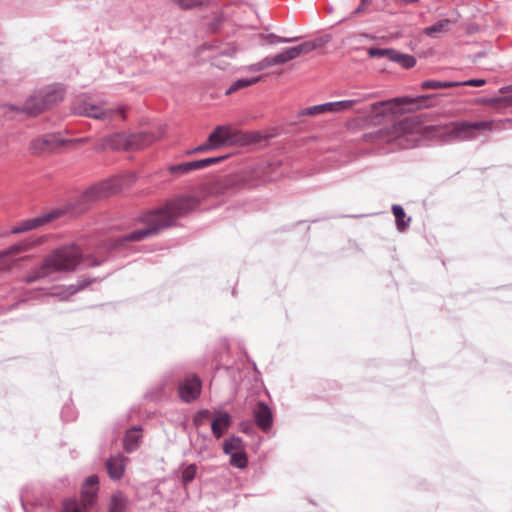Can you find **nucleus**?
<instances>
[{"label": "nucleus", "mask_w": 512, "mask_h": 512, "mask_svg": "<svg viewBox=\"0 0 512 512\" xmlns=\"http://www.w3.org/2000/svg\"><path fill=\"white\" fill-rule=\"evenodd\" d=\"M199 204L200 201L196 196H180L166 203L164 207L148 212L141 219L147 224L144 228L99 243L93 247L83 245L82 243L62 246L45 257L38 268L33 269L23 278V282L31 284L54 272L72 271L81 263L88 267L99 266L109 256H114L127 250L131 242H138L152 237L161 230L174 225L177 218L196 209Z\"/></svg>", "instance_id": "f257e3e1"}, {"label": "nucleus", "mask_w": 512, "mask_h": 512, "mask_svg": "<svg viewBox=\"0 0 512 512\" xmlns=\"http://www.w3.org/2000/svg\"><path fill=\"white\" fill-rule=\"evenodd\" d=\"M431 97L430 95H422L415 98L405 96L379 101L371 104L368 112L375 117L403 114L406 111L427 107Z\"/></svg>", "instance_id": "f03ea898"}, {"label": "nucleus", "mask_w": 512, "mask_h": 512, "mask_svg": "<svg viewBox=\"0 0 512 512\" xmlns=\"http://www.w3.org/2000/svg\"><path fill=\"white\" fill-rule=\"evenodd\" d=\"M493 120L455 121L442 127L440 135L449 142L475 140L481 133L492 131Z\"/></svg>", "instance_id": "7ed1b4c3"}, {"label": "nucleus", "mask_w": 512, "mask_h": 512, "mask_svg": "<svg viewBox=\"0 0 512 512\" xmlns=\"http://www.w3.org/2000/svg\"><path fill=\"white\" fill-rule=\"evenodd\" d=\"M99 479L97 475H91L84 481L81 490V499L68 498L63 501V512H87L91 510L97 500Z\"/></svg>", "instance_id": "20e7f679"}, {"label": "nucleus", "mask_w": 512, "mask_h": 512, "mask_svg": "<svg viewBox=\"0 0 512 512\" xmlns=\"http://www.w3.org/2000/svg\"><path fill=\"white\" fill-rule=\"evenodd\" d=\"M316 48L317 44L314 41H305L297 46L286 48L274 56H267L260 61L262 62L263 68L266 69L275 65L285 64L303 54L314 51Z\"/></svg>", "instance_id": "39448f33"}, {"label": "nucleus", "mask_w": 512, "mask_h": 512, "mask_svg": "<svg viewBox=\"0 0 512 512\" xmlns=\"http://www.w3.org/2000/svg\"><path fill=\"white\" fill-rule=\"evenodd\" d=\"M240 133L230 126L219 125L208 136V142L213 150L233 146L240 141Z\"/></svg>", "instance_id": "423d86ee"}, {"label": "nucleus", "mask_w": 512, "mask_h": 512, "mask_svg": "<svg viewBox=\"0 0 512 512\" xmlns=\"http://www.w3.org/2000/svg\"><path fill=\"white\" fill-rule=\"evenodd\" d=\"M360 99H349V100H341L335 102H327L319 105H314L311 107H307L302 109L299 112L300 117L304 116H314L326 112H341L345 110L352 109L356 104L360 103Z\"/></svg>", "instance_id": "0eeeda50"}, {"label": "nucleus", "mask_w": 512, "mask_h": 512, "mask_svg": "<svg viewBox=\"0 0 512 512\" xmlns=\"http://www.w3.org/2000/svg\"><path fill=\"white\" fill-rule=\"evenodd\" d=\"M65 143L56 134H46L33 139L29 145V151L33 155H40L42 153H52L56 148Z\"/></svg>", "instance_id": "6e6552de"}, {"label": "nucleus", "mask_w": 512, "mask_h": 512, "mask_svg": "<svg viewBox=\"0 0 512 512\" xmlns=\"http://www.w3.org/2000/svg\"><path fill=\"white\" fill-rule=\"evenodd\" d=\"M201 393V380L195 375L186 376L178 385V395L185 403L196 400Z\"/></svg>", "instance_id": "1a4fd4ad"}, {"label": "nucleus", "mask_w": 512, "mask_h": 512, "mask_svg": "<svg viewBox=\"0 0 512 512\" xmlns=\"http://www.w3.org/2000/svg\"><path fill=\"white\" fill-rule=\"evenodd\" d=\"M59 215L60 213L58 211H51L49 213L43 214L32 219L23 220L12 228L11 233L19 234L28 232L32 229L38 228L57 219Z\"/></svg>", "instance_id": "9d476101"}, {"label": "nucleus", "mask_w": 512, "mask_h": 512, "mask_svg": "<svg viewBox=\"0 0 512 512\" xmlns=\"http://www.w3.org/2000/svg\"><path fill=\"white\" fill-rule=\"evenodd\" d=\"M218 190L227 195H232L247 186L245 177L240 173L229 174L221 177L217 182Z\"/></svg>", "instance_id": "9b49d317"}, {"label": "nucleus", "mask_w": 512, "mask_h": 512, "mask_svg": "<svg viewBox=\"0 0 512 512\" xmlns=\"http://www.w3.org/2000/svg\"><path fill=\"white\" fill-rule=\"evenodd\" d=\"M252 414L256 425L263 432H268L272 428L273 413L265 402L259 401L254 407Z\"/></svg>", "instance_id": "f8f14e48"}, {"label": "nucleus", "mask_w": 512, "mask_h": 512, "mask_svg": "<svg viewBox=\"0 0 512 512\" xmlns=\"http://www.w3.org/2000/svg\"><path fill=\"white\" fill-rule=\"evenodd\" d=\"M42 100L45 110L51 109L64 98V89L60 86L51 85L37 91Z\"/></svg>", "instance_id": "ddd939ff"}, {"label": "nucleus", "mask_w": 512, "mask_h": 512, "mask_svg": "<svg viewBox=\"0 0 512 512\" xmlns=\"http://www.w3.org/2000/svg\"><path fill=\"white\" fill-rule=\"evenodd\" d=\"M232 424V417L226 411H216L211 422V431L216 439L223 437Z\"/></svg>", "instance_id": "4468645a"}, {"label": "nucleus", "mask_w": 512, "mask_h": 512, "mask_svg": "<svg viewBox=\"0 0 512 512\" xmlns=\"http://www.w3.org/2000/svg\"><path fill=\"white\" fill-rule=\"evenodd\" d=\"M124 456L121 454L110 456L105 463V467L110 479L116 481L122 478L125 472Z\"/></svg>", "instance_id": "2eb2a0df"}, {"label": "nucleus", "mask_w": 512, "mask_h": 512, "mask_svg": "<svg viewBox=\"0 0 512 512\" xmlns=\"http://www.w3.org/2000/svg\"><path fill=\"white\" fill-rule=\"evenodd\" d=\"M477 104L489 106L497 112H502L508 107H512V95L497 97H481L476 100Z\"/></svg>", "instance_id": "dca6fc26"}, {"label": "nucleus", "mask_w": 512, "mask_h": 512, "mask_svg": "<svg viewBox=\"0 0 512 512\" xmlns=\"http://www.w3.org/2000/svg\"><path fill=\"white\" fill-rule=\"evenodd\" d=\"M104 148L112 150H130L128 135L125 133H115L103 139Z\"/></svg>", "instance_id": "f3484780"}, {"label": "nucleus", "mask_w": 512, "mask_h": 512, "mask_svg": "<svg viewBox=\"0 0 512 512\" xmlns=\"http://www.w3.org/2000/svg\"><path fill=\"white\" fill-rule=\"evenodd\" d=\"M130 150L142 149L155 141L153 134L149 132H138L128 135Z\"/></svg>", "instance_id": "a211bd4d"}, {"label": "nucleus", "mask_w": 512, "mask_h": 512, "mask_svg": "<svg viewBox=\"0 0 512 512\" xmlns=\"http://www.w3.org/2000/svg\"><path fill=\"white\" fill-rule=\"evenodd\" d=\"M21 111L28 116H37L45 111L44 106H42V100L39 97L37 91L25 101Z\"/></svg>", "instance_id": "6ab92c4d"}, {"label": "nucleus", "mask_w": 512, "mask_h": 512, "mask_svg": "<svg viewBox=\"0 0 512 512\" xmlns=\"http://www.w3.org/2000/svg\"><path fill=\"white\" fill-rule=\"evenodd\" d=\"M140 431V427H133L126 432L124 437V450L127 453H131L139 447V441L141 438L139 434Z\"/></svg>", "instance_id": "aec40b11"}, {"label": "nucleus", "mask_w": 512, "mask_h": 512, "mask_svg": "<svg viewBox=\"0 0 512 512\" xmlns=\"http://www.w3.org/2000/svg\"><path fill=\"white\" fill-rule=\"evenodd\" d=\"M36 241H30V240H24L18 243H15L8 247L5 250L0 251V260L4 259L8 256L17 255L19 253H22L24 251L29 250L31 247L36 245Z\"/></svg>", "instance_id": "412c9836"}, {"label": "nucleus", "mask_w": 512, "mask_h": 512, "mask_svg": "<svg viewBox=\"0 0 512 512\" xmlns=\"http://www.w3.org/2000/svg\"><path fill=\"white\" fill-rule=\"evenodd\" d=\"M113 192H114L113 185L111 184V182L106 181V182H102L98 185H95V186H92L91 188H89L86 191L85 196L89 199H92V198H97V197H106L110 193H113Z\"/></svg>", "instance_id": "4be33fe9"}, {"label": "nucleus", "mask_w": 512, "mask_h": 512, "mask_svg": "<svg viewBox=\"0 0 512 512\" xmlns=\"http://www.w3.org/2000/svg\"><path fill=\"white\" fill-rule=\"evenodd\" d=\"M243 450H245L244 442L238 436L232 435L223 442V452L227 455Z\"/></svg>", "instance_id": "5701e85b"}, {"label": "nucleus", "mask_w": 512, "mask_h": 512, "mask_svg": "<svg viewBox=\"0 0 512 512\" xmlns=\"http://www.w3.org/2000/svg\"><path fill=\"white\" fill-rule=\"evenodd\" d=\"M392 212L395 216L396 227L399 231H404L408 228L411 218H406V213L401 205L394 204L392 206Z\"/></svg>", "instance_id": "b1692460"}, {"label": "nucleus", "mask_w": 512, "mask_h": 512, "mask_svg": "<svg viewBox=\"0 0 512 512\" xmlns=\"http://www.w3.org/2000/svg\"><path fill=\"white\" fill-rule=\"evenodd\" d=\"M182 10L203 9L210 5V0H171Z\"/></svg>", "instance_id": "393cba45"}, {"label": "nucleus", "mask_w": 512, "mask_h": 512, "mask_svg": "<svg viewBox=\"0 0 512 512\" xmlns=\"http://www.w3.org/2000/svg\"><path fill=\"white\" fill-rule=\"evenodd\" d=\"M391 62L399 64L405 69L413 68L416 65V58L410 54H404L395 50Z\"/></svg>", "instance_id": "a878e982"}, {"label": "nucleus", "mask_w": 512, "mask_h": 512, "mask_svg": "<svg viewBox=\"0 0 512 512\" xmlns=\"http://www.w3.org/2000/svg\"><path fill=\"white\" fill-rule=\"evenodd\" d=\"M127 506L126 497L118 492L113 494L109 503V511L108 512H125Z\"/></svg>", "instance_id": "bb28decb"}, {"label": "nucleus", "mask_w": 512, "mask_h": 512, "mask_svg": "<svg viewBox=\"0 0 512 512\" xmlns=\"http://www.w3.org/2000/svg\"><path fill=\"white\" fill-rule=\"evenodd\" d=\"M226 158H227V156L224 155V156L209 157V158L194 160V161H191L192 169H193V171L202 170L211 165L218 164V163L222 162L223 160H225Z\"/></svg>", "instance_id": "cd10ccee"}, {"label": "nucleus", "mask_w": 512, "mask_h": 512, "mask_svg": "<svg viewBox=\"0 0 512 512\" xmlns=\"http://www.w3.org/2000/svg\"><path fill=\"white\" fill-rule=\"evenodd\" d=\"M261 79V76H258V77H254V78H251V79H248V78H241V79H237L236 81H234L231 86L226 90V94L227 95H230L240 89H243L245 87H248L250 85H253V84H256L257 82H259Z\"/></svg>", "instance_id": "c85d7f7f"}, {"label": "nucleus", "mask_w": 512, "mask_h": 512, "mask_svg": "<svg viewBox=\"0 0 512 512\" xmlns=\"http://www.w3.org/2000/svg\"><path fill=\"white\" fill-rule=\"evenodd\" d=\"M458 87V83L456 81H439V80H426L421 83V88L424 90L428 89H442V88H452Z\"/></svg>", "instance_id": "c756f323"}, {"label": "nucleus", "mask_w": 512, "mask_h": 512, "mask_svg": "<svg viewBox=\"0 0 512 512\" xmlns=\"http://www.w3.org/2000/svg\"><path fill=\"white\" fill-rule=\"evenodd\" d=\"M450 19H442L438 22L434 23L431 26H428L424 29V33L427 36H434L436 33H441L448 29V26L451 24Z\"/></svg>", "instance_id": "7c9ffc66"}, {"label": "nucleus", "mask_w": 512, "mask_h": 512, "mask_svg": "<svg viewBox=\"0 0 512 512\" xmlns=\"http://www.w3.org/2000/svg\"><path fill=\"white\" fill-rule=\"evenodd\" d=\"M230 455V464L236 468L244 469L248 465V458L245 450L237 451Z\"/></svg>", "instance_id": "2f4dec72"}, {"label": "nucleus", "mask_w": 512, "mask_h": 512, "mask_svg": "<svg viewBox=\"0 0 512 512\" xmlns=\"http://www.w3.org/2000/svg\"><path fill=\"white\" fill-rule=\"evenodd\" d=\"M263 40L268 45H276L280 43H292L298 40L297 37H281L273 33L262 36Z\"/></svg>", "instance_id": "473e14b6"}, {"label": "nucleus", "mask_w": 512, "mask_h": 512, "mask_svg": "<svg viewBox=\"0 0 512 512\" xmlns=\"http://www.w3.org/2000/svg\"><path fill=\"white\" fill-rule=\"evenodd\" d=\"M395 49L392 48H378V47H370L367 50V54L369 57H386L391 61V57H393Z\"/></svg>", "instance_id": "72a5a7b5"}, {"label": "nucleus", "mask_w": 512, "mask_h": 512, "mask_svg": "<svg viewBox=\"0 0 512 512\" xmlns=\"http://www.w3.org/2000/svg\"><path fill=\"white\" fill-rule=\"evenodd\" d=\"M192 171H193V169H192L191 161L171 165L168 167V172L172 175H185Z\"/></svg>", "instance_id": "f704fd0d"}, {"label": "nucleus", "mask_w": 512, "mask_h": 512, "mask_svg": "<svg viewBox=\"0 0 512 512\" xmlns=\"http://www.w3.org/2000/svg\"><path fill=\"white\" fill-rule=\"evenodd\" d=\"M196 473H197L196 464H189L187 467H185L181 474V481H182L183 485L186 486L189 483H191L194 480Z\"/></svg>", "instance_id": "c9c22d12"}, {"label": "nucleus", "mask_w": 512, "mask_h": 512, "mask_svg": "<svg viewBox=\"0 0 512 512\" xmlns=\"http://www.w3.org/2000/svg\"><path fill=\"white\" fill-rule=\"evenodd\" d=\"M90 104L91 103H89L86 99L78 98L73 103L72 111L75 115L86 116V113L89 111L88 107L90 106Z\"/></svg>", "instance_id": "e433bc0d"}, {"label": "nucleus", "mask_w": 512, "mask_h": 512, "mask_svg": "<svg viewBox=\"0 0 512 512\" xmlns=\"http://www.w3.org/2000/svg\"><path fill=\"white\" fill-rule=\"evenodd\" d=\"M88 110L89 111L86 113V117L94 119H105L107 116V112L101 106L96 104H90Z\"/></svg>", "instance_id": "4c0bfd02"}, {"label": "nucleus", "mask_w": 512, "mask_h": 512, "mask_svg": "<svg viewBox=\"0 0 512 512\" xmlns=\"http://www.w3.org/2000/svg\"><path fill=\"white\" fill-rule=\"evenodd\" d=\"M211 412L208 409L199 410L193 417V424L196 427L203 426L210 418Z\"/></svg>", "instance_id": "58836bf2"}, {"label": "nucleus", "mask_w": 512, "mask_h": 512, "mask_svg": "<svg viewBox=\"0 0 512 512\" xmlns=\"http://www.w3.org/2000/svg\"><path fill=\"white\" fill-rule=\"evenodd\" d=\"M211 150H213V149L207 140L205 143H203L193 149L188 150L187 155L203 153V152H207V151H211Z\"/></svg>", "instance_id": "ea45409f"}, {"label": "nucleus", "mask_w": 512, "mask_h": 512, "mask_svg": "<svg viewBox=\"0 0 512 512\" xmlns=\"http://www.w3.org/2000/svg\"><path fill=\"white\" fill-rule=\"evenodd\" d=\"M456 82L458 83V86L480 87L486 83V80L485 79H469L466 81H456Z\"/></svg>", "instance_id": "a19ab883"}, {"label": "nucleus", "mask_w": 512, "mask_h": 512, "mask_svg": "<svg viewBox=\"0 0 512 512\" xmlns=\"http://www.w3.org/2000/svg\"><path fill=\"white\" fill-rule=\"evenodd\" d=\"M370 3L371 0H361L359 6L352 12V16H358L364 13Z\"/></svg>", "instance_id": "79ce46f5"}, {"label": "nucleus", "mask_w": 512, "mask_h": 512, "mask_svg": "<svg viewBox=\"0 0 512 512\" xmlns=\"http://www.w3.org/2000/svg\"><path fill=\"white\" fill-rule=\"evenodd\" d=\"M90 283H91L90 280H81L76 285H71V287H70L72 289L71 293H75L77 291H80V290L86 288Z\"/></svg>", "instance_id": "37998d69"}, {"label": "nucleus", "mask_w": 512, "mask_h": 512, "mask_svg": "<svg viewBox=\"0 0 512 512\" xmlns=\"http://www.w3.org/2000/svg\"><path fill=\"white\" fill-rule=\"evenodd\" d=\"M248 70L251 72H259V71L264 70V68H263L262 62L259 61L257 63H253V64L249 65Z\"/></svg>", "instance_id": "c03bdc74"}, {"label": "nucleus", "mask_w": 512, "mask_h": 512, "mask_svg": "<svg viewBox=\"0 0 512 512\" xmlns=\"http://www.w3.org/2000/svg\"><path fill=\"white\" fill-rule=\"evenodd\" d=\"M240 428H241L242 432L248 433V429L251 428V423L248 421H243L240 424Z\"/></svg>", "instance_id": "a18cd8bd"}, {"label": "nucleus", "mask_w": 512, "mask_h": 512, "mask_svg": "<svg viewBox=\"0 0 512 512\" xmlns=\"http://www.w3.org/2000/svg\"><path fill=\"white\" fill-rule=\"evenodd\" d=\"M418 0H394V2L396 3H400V4H412V3H416Z\"/></svg>", "instance_id": "49530a36"}, {"label": "nucleus", "mask_w": 512, "mask_h": 512, "mask_svg": "<svg viewBox=\"0 0 512 512\" xmlns=\"http://www.w3.org/2000/svg\"><path fill=\"white\" fill-rule=\"evenodd\" d=\"M512 90V86H506V87H502L499 92L502 93V94H506L508 91Z\"/></svg>", "instance_id": "de8ad7c7"}, {"label": "nucleus", "mask_w": 512, "mask_h": 512, "mask_svg": "<svg viewBox=\"0 0 512 512\" xmlns=\"http://www.w3.org/2000/svg\"><path fill=\"white\" fill-rule=\"evenodd\" d=\"M25 301H26V299H22V300H20V301H18V302H16V303H14L13 305H11V306L9 307V309H10V310L15 309L16 307H18V306H19V304H20V303H23V302H25Z\"/></svg>", "instance_id": "09e8293b"}]
</instances>
